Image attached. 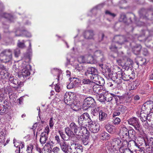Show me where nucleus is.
<instances>
[{
  "mask_svg": "<svg viewBox=\"0 0 153 153\" xmlns=\"http://www.w3.org/2000/svg\"><path fill=\"white\" fill-rule=\"evenodd\" d=\"M127 41V40L123 36H116L114 38V40L111 45L110 46V49L112 51H116L118 45H121Z\"/></svg>",
  "mask_w": 153,
  "mask_h": 153,
  "instance_id": "f257e3e1",
  "label": "nucleus"
},
{
  "mask_svg": "<svg viewBox=\"0 0 153 153\" xmlns=\"http://www.w3.org/2000/svg\"><path fill=\"white\" fill-rule=\"evenodd\" d=\"M12 59V52L10 49H5L0 53V60L4 63L11 61Z\"/></svg>",
  "mask_w": 153,
  "mask_h": 153,
  "instance_id": "f03ea898",
  "label": "nucleus"
},
{
  "mask_svg": "<svg viewBox=\"0 0 153 153\" xmlns=\"http://www.w3.org/2000/svg\"><path fill=\"white\" fill-rule=\"evenodd\" d=\"M19 66L22 69L21 71V73L24 78L30 75V74L31 66L26 61H22L19 63Z\"/></svg>",
  "mask_w": 153,
  "mask_h": 153,
  "instance_id": "7ed1b4c3",
  "label": "nucleus"
},
{
  "mask_svg": "<svg viewBox=\"0 0 153 153\" xmlns=\"http://www.w3.org/2000/svg\"><path fill=\"white\" fill-rule=\"evenodd\" d=\"M96 103L94 99L91 97H88L84 100L82 105L83 108L86 110L90 107L95 106Z\"/></svg>",
  "mask_w": 153,
  "mask_h": 153,
  "instance_id": "20e7f679",
  "label": "nucleus"
},
{
  "mask_svg": "<svg viewBox=\"0 0 153 153\" xmlns=\"http://www.w3.org/2000/svg\"><path fill=\"white\" fill-rule=\"evenodd\" d=\"M82 146L73 143L69 146L67 153H82Z\"/></svg>",
  "mask_w": 153,
  "mask_h": 153,
  "instance_id": "39448f33",
  "label": "nucleus"
},
{
  "mask_svg": "<svg viewBox=\"0 0 153 153\" xmlns=\"http://www.w3.org/2000/svg\"><path fill=\"white\" fill-rule=\"evenodd\" d=\"M78 123L79 125H84L87 120H91L90 116L87 113H83L78 117Z\"/></svg>",
  "mask_w": 153,
  "mask_h": 153,
  "instance_id": "423d86ee",
  "label": "nucleus"
},
{
  "mask_svg": "<svg viewBox=\"0 0 153 153\" xmlns=\"http://www.w3.org/2000/svg\"><path fill=\"white\" fill-rule=\"evenodd\" d=\"M128 124L134 127L136 130L139 131L140 123L138 119L135 117H131L128 120Z\"/></svg>",
  "mask_w": 153,
  "mask_h": 153,
  "instance_id": "0eeeda50",
  "label": "nucleus"
},
{
  "mask_svg": "<svg viewBox=\"0 0 153 153\" xmlns=\"http://www.w3.org/2000/svg\"><path fill=\"white\" fill-rule=\"evenodd\" d=\"M91 77L92 80L91 81L93 82V84L95 83L101 86L104 85L105 83L104 79L100 76H99L97 74L92 75Z\"/></svg>",
  "mask_w": 153,
  "mask_h": 153,
  "instance_id": "6e6552de",
  "label": "nucleus"
},
{
  "mask_svg": "<svg viewBox=\"0 0 153 153\" xmlns=\"http://www.w3.org/2000/svg\"><path fill=\"white\" fill-rule=\"evenodd\" d=\"M88 127L90 131L93 133L97 132L100 130V126L99 124H96L91 120H88Z\"/></svg>",
  "mask_w": 153,
  "mask_h": 153,
  "instance_id": "1a4fd4ad",
  "label": "nucleus"
},
{
  "mask_svg": "<svg viewBox=\"0 0 153 153\" xmlns=\"http://www.w3.org/2000/svg\"><path fill=\"white\" fill-rule=\"evenodd\" d=\"M141 110L148 112L152 111L153 110V102L149 100L145 102L142 107Z\"/></svg>",
  "mask_w": 153,
  "mask_h": 153,
  "instance_id": "9d476101",
  "label": "nucleus"
},
{
  "mask_svg": "<svg viewBox=\"0 0 153 153\" xmlns=\"http://www.w3.org/2000/svg\"><path fill=\"white\" fill-rule=\"evenodd\" d=\"M45 131L42 132L40 135V142L42 144H44L45 143L47 140L48 139V134L49 132V127H46L45 128Z\"/></svg>",
  "mask_w": 153,
  "mask_h": 153,
  "instance_id": "9b49d317",
  "label": "nucleus"
},
{
  "mask_svg": "<svg viewBox=\"0 0 153 153\" xmlns=\"http://www.w3.org/2000/svg\"><path fill=\"white\" fill-rule=\"evenodd\" d=\"M93 91L94 92L97 94H105L106 91L105 89L103 88L102 85L101 86L98 84H96L93 86Z\"/></svg>",
  "mask_w": 153,
  "mask_h": 153,
  "instance_id": "f8f14e48",
  "label": "nucleus"
},
{
  "mask_svg": "<svg viewBox=\"0 0 153 153\" xmlns=\"http://www.w3.org/2000/svg\"><path fill=\"white\" fill-rule=\"evenodd\" d=\"M69 126L71 130H73V132L75 134L77 135H79L80 126H79L74 122H71Z\"/></svg>",
  "mask_w": 153,
  "mask_h": 153,
  "instance_id": "ddd939ff",
  "label": "nucleus"
},
{
  "mask_svg": "<svg viewBox=\"0 0 153 153\" xmlns=\"http://www.w3.org/2000/svg\"><path fill=\"white\" fill-rule=\"evenodd\" d=\"M9 80L11 83L14 85V88L17 87L22 84V82H21L17 78H14L13 76H10L9 79Z\"/></svg>",
  "mask_w": 153,
  "mask_h": 153,
  "instance_id": "4468645a",
  "label": "nucleus"
},
{
  "mask_svg": "<svg viewBox=\"0 0 153 153\" xmlns=\"http://www.w3.org/2000/svg\"><path fill=\"white\" fill-rule=\"evenodd\" d=\"M121 141L119 138H115L113 140L111 146L113 149L117 150L120 146Z\"/></svg>",
  "mask_w": 153,
  "mask_h": 153,
  "instance_id": "2eb2a0df",
  "label": "nucleus"
},
{
  "mask_svg": "<svg viewBox=\"0 0 153 153\" xmlns=\"http://www.w3.org/2000/svg\"><path fill=\"white\" fill-rule=\"evenodd\" d=\"M105 127L106 130L110 133L114 134L116 131V127L108 123L105 126Z\"/></svg>",
  "mask_w": 153,
  "mask_h": 153,
  "instance_id": "dca6fc26",
  "label": "nucleus"
},
{
  "mask_svg": "<svg viewBox=\"0 0 153 153\" xmlns=\"http://www.w3.org/2000/svg\"><path fill=\"white\" fill-rule=\"evenodd\" d=\"M148 112L141 110L140 115V120L143 122H145L148 120Z\"/></svg>",
  "mask_w": 153,
  "mask_h": 153,
  "instance_id": "f3484780",
  "label": "nucleus"
},
{
  "mask_svg": "<svg viewBox=\"0 0 153 153\" xmlns=\"http://www.w3.org/2000/svg\"><path fill=\"white\" fill-rule=\"evenodd\" d=\"M60 147L62 150L65 153H67L69 149V146L65 141H62L60 143Z\"/></svg>",
  "mask_w": 153,
  "mask_h": 153,
  "instance_id": "a211bd4d",
  "label": "nucleus"
},
{
  "mask_svg": "<svg viewBox=\"0 0 153 153\" xmlns=\"http://www.w3.org/2000/svg\"><path fill=\"white\" fill-rule=\"evenodd\" d=\"M105 72L106 75H108L109 78L112 79H115V77H117V73L116 74L113 73L109 68H107L105 70Z\"/></svg>",
  "mask_w": 153,
  "mask_h": 153,
  "instance_id": "6ab92c4d",
  "label": "nucleus"
},
{
  "mask_svg": "<svg viewBox=\"0 0 153 153\" xmlns=\"http://www.w3.org/2000/svg\"><path fill=\"white\" fill-rule=\"evenodd\" d=\"M117 77L121 78L123 80L126 81H128L130 78L129 76L125 75L122 71H119L117 72Z\"/></svg>",
  "mask_w": 153,
  "mask_h": 153,
  "instance_id": "aec40b11",
  "label": "nucleus"
},
{
  "mask_svg": "<svg viewBox=\"0 0 153 153\" xmlns=\"http://www.w3.org/2000/svg\"><path fill=\"white\" fill-rule=\"evenodd\" d=\"M145 145L146 146H149L151 148L153 149V138L151 137L148 138L146 137L144 138Z\"/></svg>",
  "mask_w": 153,
  "mask_h": 153,
  "instance_id": "412c9836",
  "label": "nucleus"
},
{
  "mask_svg": "<svg viewBox=\"0 0 153 153\" xmlns=\"http://www.w3.org/2000/svg\"><path fill=\"white\" fill-rule=\"evenodd\" d=\"M72 93H66L64 96V101L65 103L67 105H69L70 104V101L72 99L71 97V95Z\"/></svg>",
  "mask_w": 153,
  "mask_h": 153,
  "instance_id": "4be33fe9",
  "label": "nucleus"
},
{
  "mask_svg": "<svg viewBox=\"0 0 153 153\" xmlns=\"http://www.w3.org/2000/svg\"><path fill=\"white\" fill-rule=\"evenodd\" d=\"M51 148L50 145L48 143L45 144L42 149V153H51Z\"/></svg>",
  "mask_w": 153,
  "mask_h": 153,
  "instance_id": "5701e85b",
  "label": "nucleus"
},
{
  "mask_svg": "<svg viewBox=\"0 0 153 153\" xmlns=\"http://www.w3.org/2000/svg\"><path fill=\"white\" fill-rule=\"evenodd\" d=\"M94 34L92 30L85 31L84 33V36L86 39H91L93 38Z\"/></svg>",
  "mask_w": 153,
  "mask_h": 153,
  "instance_id": "b1692460",
  "label": "nucleus"
},
{
  "mask_svg": "<svg viewBox=\"0 0 153 153\" xmlns=\"http://www.w3.org/2000/svg\"><path fill=\"white\" fill-rule=\"evenodd\" d=\"M97 73V70L95 68L93 67H90L88 68L87 71L85 73V74H91L92 75L94 74H96Z\"/></svg>",
  "mask_w": 153,
  "mask_h": 153,
  "instance_id": "393cba45",
  "label": "nucleus"
},
{
  "mask_svg": "<svg viewBox=\"0 0 153 153\" xmlns=\"http://www.w3.org/2000/svg\"><path fill=\"white\" fill-rule=\"evenodd\" d=\"M104 94L105 95V101L108 102H110L111 101L113 98L114 94L109 93L108 91H106V93Z\"/></svg>",
  "mask_w": 153,
  "mask_h": 153,
  "instance_id": "a878e982",
  "label": "nucleus"
},
{
  "mask_svg": "<svg viewBox=\"0 0 153 153\" xmlns=\"http://www.w3.org/2000/svg\"><path fill=\"white\" fill-rule=\"evenodd\" d=\"M8 87H4L0 89V96L3 97L6 96L8 92Z\"/></svg>",
  "mask_w": 153,
  "mask_h": 153,
  "instance_id": "bb28decb",
  "label": "nucleus"
},
{
  "mask_svg": "<svg viewBox=\"0 0 153 153\" xmlns=\"http://www.w3.org/2000/svg\"><path fill=\"white\" fill-rule=\"evenodd\" d=\"M19 31L21 33L18 35L16 34V36H25L28 37L31 36V34L27 31L24 30Z\"/></svg>",
  "mask_w": 153,
  "mask_h": 153,
  "instance_id": "cd10ccee",
  "label": "nucleus"
},
{
  "mask_svg": "<svg viewBox=\"0 0 153 153\" xmlns=\"http://www.w3.org/2000/svg\"><path fill=\"white\" fill-rule=\"evenodd\" d=\"M141 48V46L140 45H137L132 48V50L134 53L136 54L139 53Z\"/></svg>",
  "mask_w": 153,
  "mask_h": 153,
  "instance_id": "c85d7f7f",
  "label": "nucleus"
},
{
  "mask_svg": "<svg viewBox=\"0 0 153 153\" xmlns=\"http://www.w3.org/2000/svg\"><path fill=\"white\" fill-rule=\"evenodd\" d=\"M107 117V114L102 111H100L99 113V119L100 121L105 120Z\"/></svg>",
  "mask_w": 153,
  "mask_h": 153,
  "instance_id": "c756f323",
  "label": "nucleus"
},
{
  "mask_svg": "<svg viewBox=\"0 0 153 153\" xmlns=\"http://www.w3.org/2000/svg\"><path fill=\"white\" fill-rule=\"evenodd\" d=\"M65 132L69 137H71L74 135V133L70 127H67L65 128Z\"/></svg>",
  "mask_w": 153,
  "mask_h": 153,
  "instance_id": "7c9ffc66",
  "label": "nucleus"
},
{
  "mask_svg": "<svg viewBox=\"0 0 153 153\" xmlns=\"http://www.w3.org/2000/svg\"><path fill=\"white\" fill-rule=\"evenodd\" d=\"M80 126V134H82L84 135L87 134L88 135L89 133V132L87 130L86 128L84 126V125H79Z\"/></svg>",
  "mask_w": 153,
  "mask_h": 153,
  "instance_id": "2f4dec72",
  "label": "nucleus"
},
{
  "mask_svg": "<svg viewBox=\"0 0 153 153\" xmlns=\"http://www.w3.org/2000/svg\"><path fill=\"white\" fill-rule=\"evenodd\" d=\"M118 128L120 130V133L122 134L125 133V132L128 130L126 126L123 124H121L119 125L118 127Z\"/></svg>",
  "mask_w": 153,
  "mask_h": 153,
  "instance_id": "473e14b6",
  "label": "nucleus"
},
{
  "mask_svg": "<svg viewBox=\"0 0 153 153\" xmlns=\"http://www.w3.org/2000/svg\"><path fill=\"white\" fill-rule=\"evenodd\" d=\"M0 17H3L7 19L10 20H11L13 18V16L10 14L4 13L2 12L0 13Z\"/></svg>",
  "mask_w": 153,
  "mask_h": 153,
  "instance_id": "72a5a7b5",
  "label": "nucleus"
},
{
  "mask_svg": "<svg viewBox=\"0 0 153 153\" xmlns=\"http://www.w3.org/2000/svg\"><path fill=\"white\" fill-rule=\"evenodd\" d=\"M126 108L122 105H118L117 109L121 114H123L126 110Z\"/></svg>",
  "mask_w": 153,
  "mask_h": 153,
  "instance_id": "f704fd0d",
  "label": "nucleus"
},
{
  "mask_svg": "<svg viewBox=\"0 0 153 153\" xmlns=\"http://www.w3.org/2000/svg\"><path fill=\"white\" fill-rule=\"evenodd\" d=\"M100 137L101 139L103 140H108L110 138V135L108 133L104 132L101 134Z\"/></svg>",
  "mask_w": 153,
  "mask_h": 153,
  "instance_id": "c9c22d12",
  "label": "nucleus"
},
{
  "mask_svg": "<svg viewBox=\"0 0 153 153\" xmlns=\"http://www.w3.org/2000/svg\"><path fill=\"white\" fill-rule=\"evenodd\" d=\"M129 135V139H133L135 136L136 132L133 129L128 130Z\"/></svg>",
  "mask_w": 153,
  "mask_h": 153,
  "instance_id": "e433bc0d",
  "label": "nucleus"
},
{
  "mask_svg": "<svg viewBox=\"0 0 153 153\" xmlns=\"http://www.w3.org/2000/svg\"><path fill=\"white\" fill-rule=\"evenodd\" d=\"M7 108L6 106L0 104V114L2 115L5 113Z\"/></svg>",
  "mask_w": 153,
  "mask_h": 153,
  "instance_id": "4c0bfd02",
  "label": "nucleus"
},
{
  "mask_svg": "<svg viewBox=\"0 0 153 153\" xmlns=\"http://www.w3.org/2000/svg\"><path fill=\"white\" fill-rule=\"evenodd\" d=\"M91 108H92L91 109V113L92 114L94 115L95 116L96 114L99 111V109L98 106H97L96 105L94 106H92Z\"/></svg>",
  "mask_w": 153,
  "mask_h": 153,
  "instance_id": "58836bf2",
  "label": "nucleus"
},
{
  "mask_svg": "<svg viewBox=\"0 0 153 153\" xmlns=\"http://www.w3.org/2000/svg\"><path fill=\"white\" fill-rule=\"evenodd\" d=\"M22 144H20L19 145H18L16 147H18V149L16 150L15 151V152L16 153H24L22 152H21V148L22 149L24 148L25 146V145L24 143H21Z\"/></svg>",
  "mask_w": 153,
  "mask_h": 153,
  "instance_id": "ea45409f",
  "label": "nucleus"
},
{
  "mask_svg": "<svg viewBox=\"0 0 153 153\" xmlns=\"http://www.w3.org/2000/svg\"><path fill=\"white\" fill-rule=\"evenodd\" d=\"M117 62L118 64L121 66H123L126 64V61L125 59H119L117 60Z\"/></svg>",
  "mask_w": 153,
  "mask_h": 153,
  "instance_id": "a19ab883",
  "label": "nucleus"
},
{
  "mask_svg": "<svg viewBox=\"0 0 153 153\" xmlns=\"http://www.w3.org/2000/svg\"><path fill=\"white\" fill-rule=\"evenodd\" d=\"M97 98L99 101L100 102H104L105 101V95H104V94H99L98 97Z\"/></svg>",
  "mask_w": 153,
  "mask_h": 153,
  "instance_id": "79ce46f5",
  "label": "nucleus"
},
{
  "mask_svg": "<svg viewBox=\"0 0 153 153\" xmlns=\"http://www.w3.org/2000/svg\"><path fill=\"white\" fill-rule=\"evenodd\" d=\"M25 41L24 40H22V42H20V40L18 41L17 45L19 48H24L25 47Z\"/></svg>",
  "mask_w": 153,
  "mask_h": 153,
  "instance_id": "37998d69",
  "label": "nucleus"
},
{
  "mask_svg": "<svg viewBox=\"0 0 153 153\" xmlns=\"http://www.w3.org/2000/svg\"><path fill=\"white\" fill-rule=\"evenodd\" d=\"M33 148V146L32 144H30L27 146L26 151L27 153H32V150Z\"/></svg>",
  "mask_w": 153,
  "mask_h": 153,
  "instance_id": "c03bdc74",
  "label": "nucleus"
},
{
  "mask_svg": "<svg viewBox=\"0 0 153 153\" xmlns=\"http://www.w3.org/2000/svg\"><path fill=\"white\" fill-rule=\"evenodd\" d=\"M5 134L3 131H1L0 133V142L2 143H4Z\"/></svg>",
  "mask_w": 153,
  "mask_h": 153,
  "instance_id": "a18cd8bd",
  "label": "nucleus"
},
{
  "mask_svg": "<svg viewBox=\"0 0 153 153\" xmlns=\"http://www.w3.org/2000/svg\"><path fill=\"white\" fill-rule=\"evenodd\" d=\"M115 79H113L114 81H115V82L117 84V85H120L122 82V78H121L119 77H115Z\"/></svg>",
  "mask_w": 153,
  "mask_h": 153,
  "instance_id": "49530a36",
  "label": "nucleus"
},
{
  "mask_svg": "<svg viewBox=\"0 0 153 153\" xmlns=\"http://www.w3.org/2000/svg\"><path fill=\"white\" fill-rule=\"evenodd\" d=\"M89 142V139L88 136L87 135L82 140V143L85 145H86L88 144Z\"/></svg>",
  "mask_w": 153,
  "mask_h": 153,
  "instance_id": "de8ad7c7",
  "label": "nucleus"
},
{
  "mask_svg": "<svg viewBox=\"0 0 153 153\" xmlns=\"http://www.w3.org/2000/svg\"><path fill=\"white\" fill-rule=\"evenodd\" d=\"M82 83L85 84H93V82L89 79L87 78H85L82 80Z\"/></svg>",
  "mask_w": 153,
  "mask_h": 153,
  "instance_id": "09e8293b",
  "label": "nucleus"
},
{
  "mask_svg": "<svg viewBox=\"0 0 153 153\" xmlns=\"http://www.w3.org/2000/svg\"><path fill=\"white\" fill-rule=\"evenodd\" d=\"M72 79V78H70L69 79L71 81V82L67 86V87L68 89H70L75 87L74 84L73 83V82L71 81V79Z\"/></svg>",
  "mask_w": 153,
  "mask_h": 153,
  "instance_id": "8fccbe9b",
  "label": "nucleus"
},
{
  "mask_svg": "<svg viewBox=\"0 0 153 153\" xmlns=\"http://www.w3.org/2000/svg\"><path fill=\"white\" fill-rule=\"evenodd\" d=\"M139 14L140 16L141 17H142L143 16H146V10L143 9H141L139 11Z\"/></svg>",
  "mask_w": 153,
  "mask_h": 153,
  "instance_id": "3c124183",
  "label": "nucleus"
},
{
  "mask_svg": "<svg viewBox=\"0 0 153 153\" xmlns=\"http://www.w3.org/2000/svg\"><path fill=\"white\" fill-rule=\"evenodd\" d=\"M58 132L62 139L64 140H67L66 139L67 137L63 133V132L61 131H59Z\"/></svg>",
  "mask_w": 153,
  "mask_h": 153,
  "instance_id": "603ef678",
  "label": "nucleus"
},
{
  "mask_svg": "<svg viewBox=\"0 0 153 153\" xmlns=\"http://www.w3.org/2000/svg\"><path fill=\"white\" fill-rule=\"evenodd\" d=\"M72 78V80L71 79V81L74 83L75 85V87H76L77 85L79 80V79L73 77Z\"/></svg>",
  "mask_w": 153,
  "mask_h": 153,
  "instance_id": "864d4df0",
  "label": "nucleus"
},
{
  "mask_svg": "<svg viewBox=\"0 0 153 153\" xmlns=\"http://www.w3.org/2000/svg\"><path fill=\"white\" fill-rule=\"evenodd\" d=\"M151 112L149 113L148 116V120L149 121H153V110Z\"/></svg>",
  "mask_w": 153,
  "mask_h": 153,
  "instance_id": "5fc2aeb1",
  "label": "nucleus"
},
{
  "mask_svg": "<svg viewBox=\"0 0 153 153\" xmlns=\"http://www.w3.org/2000/svg\"><path fill=\"white\" fill-rule=\"evenodd\" d=\"M94 56L96 57L100 56L102 55V53L100 51H97L94 53Z\"/></svg>",
  "mask_w": 153,
  "mask_h": 153,
  "instance_id": "6e6d98bb",
  "label": "nucleus"
},
{
  "mask_svg": "<svg viewBox=\"0 0 153 153\" xmlns=\"http://www.w3.org/2000/svg\"><path fill=\"white\" fill-rule=\"evenodd\" d=\"M121 122L120 119L118 117H116L113 122V123L115 125H118Z\"/></svg>",
  "mask_w": 153,
  "mask_h": 153,
  "instance_id": "4d7b16f0",
  "label": "nucleus"
},
{
  "mask_svg": "<svg viewBox=\"0 0 153 153\" xmlns=\"http://www.w3.org/2000/svg\"><path fill=\"white\" fill-rule=\"evenodd\" d=\"M129 144V142L128 143L127 140H123V141L122 143L121 142V144H120V147H123L124 146L126 147V146L127 145H128Z\"/></svg>",
  "mask_w": 153,
  "mask_h": 153,
  "instance_id": "13d9d810",
  "label": "nucleus"
},
{
  "mask_svg": "<svg viewBox=\"0 0 153 153\" xmlns=\"http://www.w3.org/2000/svg\"><path fill=\"white\" fill-rule=\"evenodd\" d=\"M15 56L16 57H18L20 54V50L19 49H16L14 51Z\"/></svg>",
  "mask_w": 153,
  "mask_h": 153,
  "instance_id": "bf43d9fd",
  "label": "nucleus"
},
{
  "mask_svg": "<svg viewBox=\"0 0 153 153\" xmlns=\"http://www.w3.org/2000/svg\"><path fill=\"white\" fill-rule=\"evenodd\" d=\"M126 17L125 14H122L120 16V20L121 21L125 22L126 20Z\"/></svg>",
  "mask_w": 153,
  "mask_h": 153,
  "instance_id": "052dcab7",
  "label": "nucleus"
},
{
  "mask_svg": "<svg viewBox=\"0 0 153 153\" xmlns=\"http://www.w3.org/2000/svg\"><path fill=\"white\" fill-rule=\"evenodd\" d=\"M55 141H56V143L59 144L60 145V143H61V142H60V139L59 136L58 135H56L55 137Z\"/></svg>",
  "mask_w": 153,
  "mask_h": 153,
  "instance_id": "680f3d73",
  "label": "nucleus"
},
{
  "mask_svg": "<svg viewBox=\"0 0 153 153\" xmlns=\"http://www.w3.org/2000/svg\"><path fill=\"white\" fill-rule=\"evenodd\" d=\"M105 13L106 14L110 16H112L113 17H114L116 16V15L115 14L112 13L108 10L106 11L105 12Z\"/></svg>",
  "mask_w": 153,
  "mask_h": 153,
  "instance_id": "e2e57ef3",
  "label": "nucleus"
},
{
  "mask_svg": "<svg viewBox=\"0 0 153 153\" xmlns=\"http://www.w3.org/2000/svg\"><path fill=\"white\" fill-rule=\"evenodd\" d=\"M71 108L73 109V110L76 111L78 109V107L75 104L73 103L71 104Z\"/></svg>",
  "mask_w": 153,
  "mask_h": 153,
  "instance_id": "0e129e2a",
  "label": "nucleus"
},
{
  "mask_svg": "<svg viewBox=\"0 0 153 153\" xmlns=\"http://www.w3.org/2000/svg\"><path fill=\"white\" fill-rule=\"evenodd\" d=\"M59 150L60 149L59 147H55L53 149L52 151L54 153H58Z\"/></svg>",
  "mask_w": 153,
  "mask_h": 153,
  "instance_id": "69168bd1",
  "label": "nucleus"
},
{
  "mask_svg": "<svg viewBox=\"0 0 153 153\" xmlns=\"http://www.w3.org/2000/svg\"><path fill=\"white\" fill-rule=\"evenodd\" d=\"M119 152L121 153H124L125 152L126 150H129V149H128L127 148H124L123 147H120L118 149Z\"/></svg>",
  "mask_w": 153,
  "mask_h": 153,
  "instance_id": "338daca9",
  "label": "nucleus"
},
{
  "mask_svg": "<svg viewBox=\"0 0 153 153\" xmlns=\"http://www.w3.org/2000/svg\"><path fill=\"white\" fill-rule=\"evenodd\" d=\"M137 84L136 82H134L132 83V85L131 86V90H134L137 88Z\"/></svg>",
  "mask_w": 153,
  "mask_h": 153,
  "instance_id": "774afa93",
  "label": "nucleus"
}]
</instances>
